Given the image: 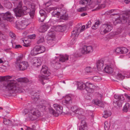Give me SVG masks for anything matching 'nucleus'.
Returning <instances> with one entry per match:
<instances>
[{"label":"nucleus","mask_w":130,"mask_h":130,"mask_svg":"<svg viewBox=\"0 0 130 130\" xmlns=\"http://www.w3.org/2000/svg\"><path fill=\"white\" fill-rule=\"evenodd\" d=\"M11 121L9 119H7L6 118H4L3 122L5 125L9 124L10 123H11Z\"/></svg>","instance_id":"nucleus-49"},{"label":"nucleus","mask_w":130,"mask_h":130,"mask_svg":"<svg viewBox=\"0 0 130 130\" xmlns=\"http://www.w3.org/2000/svg\"><path fill=\"white\" fill-rule=\"evenodd\" d=\"M111 3V2L109 0H105L104 1V3L105 6L108 5H109Z\"/></svg>","instance_id":"nucleus-57"},{"label":"nucleus","mask_w":130,"mask_h":130,"mask_svg":"<svg viewBox=\"0 0 130 130\" xmlns=\"http://www.w3.org/2000/svg\"><path fill=\"white\" fill-rule=\"evenodd\" d=\"M79 29H78V28L76 27L74 28L72 32L71 37L77 38L79 34Z\"/></svg>","instance_id":"nucleus-19"},{"label":"nucleus","mask_w":130,"mask_h":130,"mask_svg":"<svg viewBox=\"0 0 130 130\" xmlns=\"http://www.w3.org/2000/svg\"><path fill=\"white\" fill-rule=\"evenodd\" d=\"M114 97L116 99L118 100V101H116V103L114 102V105L116 107L117 106L118 107H121L122 104L123 102V101L124 99L122 95H119L117 94H115Z\"/></svg>","instance_id":"nucleus-6"},{"label":"nucleus","mask_w":130,"mask_h":130,"mask_svg":"<svg viewBox=\"0 0 130 130\" xmlns=\"http://www.w3.org/2000/svg\"><path fill=\"white\" fill-rule=\"evenodd\" d=\"M96 65H101L102 64L104 65V60L103 59H101L99 60H98L96 61Z\"/></svg>","instance_id":"nucleus-40"},{"label":"nucleus","mask_w":130,"mask_h":130,"mask_svg":"<svg viewBox=\"0 0 130 130\" xmlns=\"http://www.w3.org/2000/svg\"><path fill=\"white\" fill-rule=\"evenodd\" d=\"M37 107L38 110L41 111L43 112L45 110V107L43 104H38L37 105Z\"/></svg>","instance_id":"nucleus-27"},{"label":"nucleus","mask_w":130,"mask_h":130,"mask_svg":"<svg viewBox=\"0 0 130 130\" xmlns=\"http://www.w3.org/2000/svg\"><path fill=\"white\" fill-rule=\"evenodd\" d=\"M87 127L86 122L84 120H82L81 121V127L79 130H87Z\"/></svg>","instance_id":"nucleus-22"},{"label":"nucleus","mask_w":130,"mask_h":130,"mask_svg":"<svg viewBox=\"0 0 130 130\" xmlns=\"http://www.w3.org/2000/svg\"><path fill=\"white\" fill-rule=\"evenodd\" d=\"M74 97V95L71 94L67 95L65 96L64 100L62 101V103L64 105L69 104L72 103Z\"/></svg>","instance_id":"nucleus-9"},{"label":"nucleus","mask_w":130,"mask_h":130,"mask_svg":"<svg viewBox=\"0 0 130 130\" xmlns=\"http://www.w3.org/2000/svg\"><path fill=\"white\" fill-rule=\"evenodd\" d=\"M45 51L44 47L43 46H36L33 51H31V53H33L34 55L43 53Z\"/></svg>","instance_id":"nucleus-7"},{"label":"nucleus","mask_w":130,"mask_h":130,"mask_svg":"<svg viewBox=\"0 0 130 130\" xmlns=\"http://www.w3.org/2000/svg\"><path fill=\"white\" fill-rule=\"evenodd\" d=\"M56 31L59 32H62L64 30V27L61 25H58L56 27Z\"/></svg>","instance_id":"nucleus-32"},{"label":"nucleus","mask_w":130,"mask_h":130,"mask_svg":"<svg viewBox=\"0 0 130 130\" xmlns=\"http://www.w3.org/2000/svg\"><path fill=\"white\" fill-rule=\"evenodd\" d=\"M38 79L40 82L41 83L43 84L44 85L45 83L43 82V81L45 79V78L43 76L39 75L38 76Z\"/></svg>","instance_id":"nucleus-39"},{"label":"nucleus","mask_w":130,"mask_h":130,"mask_svg":"<svg viewBox=\"0 0 130 130\" xmlns=\"http://www.w3.org/2000/svg\"><path fill=\"white\" fill-rule=\"evenodd\" d=\"M85 90L88 93H93L96 89L97 87L93 84L88 82L86 83Z\"/></svg>","instance_id":"nucleus-8"},{"label":"nucleus","mask_w":130,"mask_h":130,"mask_svg":"<svg viewBox=\"0 0 130 130\" xmlns=\"http://www.w3.org/2000/svg\"><path fill=\"white\" fill-rule=\"evenodd\" d=\"M110 59L107 58V59H103L104 60V64L105 65H109V62Z\"/></svg>","instance_id":"nucleus-51"},{"label":"nucleus","mask_w":130,"mask_h":130,"mask_svg":"<svg viewBox=\"0 0 130 130\" xmlns=\"http://www.w3.org/2000/svg\"><path fill=\"white\" fill-rule=\"evenodd\" d=\"M17 80L19 82L23 83H27L28 81V79L26 78H19Z\"/></svg>","instance_id":"nucleus-34"},{"label":"nucleus","mask_w":130,"mask_h":130,"mask_svg":"<svg viewBox=\"0 0 130 130\" xmlns=\"http://www.w3.org/2000/svg\"><path fill=\"white\" fill-rule=\"evenodd\" d=\"M27 41L25 40L24 41V44H23L24 46L26 47H28L30 45L29 43H27Z\"/></svg>","instance_id":"nucleus-64"},{"label":"nucleus","mask_w":130,"mask_h":130,"mask_svg":"<svg viewBox=\"0 0 130 130\" xmlns=\"http://www.w3.org/2000/svg\"><path fill=\"white\" fill-rule=\"evenodd\" d=\"M33 64H36V65H39L38 63V59L37 58L35 57L33 58Z\"/></svg>","instance_id":"nucleus-52"},{"label":"nucleus","mask_w":130,"mask_h":130,"mask_svg":"<svg viewBox=\"0 0 130 130\" xmlns=\"http://www.w3.org/2000/svg\"><path fill=\"white\" fill-rule=\"evenodd\" d=\"M48 28V25H43L40 27L39 30L40 32H43L46 31Z\"/></svg>","instance_id":"nucleus-25"},{"label":"nucleus","mask_w":130,"mask_h":130,"mask_svg":"<svg viewBox=\"0 0 130 130\" xmlns=\"http://www.w3.org/2000/svg\"><path fill=\"white\" fill-rule=\"evenodd\" d=\"M112 25L110 23L103 24L100 27V31L101 34L104 35L113 29Z\"/></svg>","instance_id":"nucleus-5"},{"label":"nucleus","mask_w":130,"mask_h":130,"mask_svg":"<svg viewBox=\"0 0 130 130\" xmlns=\"http://www.w3.org/2000/svg\"><path fill=\"white\" fill-rule=\"evenodd\" d=\"M100 23L99 21H97L96 22L94 25H93L92 27V28L93 29H95L98 27L100 25Z\"/></svg>","instance_id":"nucleus-37"},{"label":"nucleus","mask_w":130,"mask_h":130,"mask_svg":"<svg viewBox=\"0 0 130 130\" xmlns=\"http://www.w3.org/2000/svg\"><path fill=\"white\" fill-rule=\"evenodd\" d=\"M32 95V98L35 101H36L38 100L39 98V94L34 91H32L31 93Z\"/></svg>","instance_id":"nucleus-21"},{"label":"nucleus","mask_w":130,"mask_h":130,"mask_svg":"<svg viewBox=\"0 0 130 130\" xmlns=\"http://www.w3.org/2000/svg\"><path fill=\"white\" fill-rule=\"evenodd\" d=\"M9 66H3L2 67L0 68V72H3L9 69Z\"/></svg>","instance_id":"nucleus-30"},{"label":"nucleus","mask_w":130,"mask_h":130,"mask_svg":"<svg viewBox=\"0 0 130 130\" xmlns=\"http://www.w3.org/2000/svg\"><path fill=\"white\" fill-rule=\"evenodd\" d=\"M93 51V48L91 46H87L85 45L82 48L81 52L83 54H85L91 52Z\"/></svg>","instance_id":"nucleus-14"},{"label":"nucleus","mask_w":130,"mask_h":130,"mask_svg":"<svg viewBox=\"0 0 130 130\" xmlns=\"http://www.w3.org/2000/svg\"><path fill=\"white\" fill-rule=\"evenodd\" d=\"M115 64V62L113 59L109 60V65H114Z\"/></svg>","instance_id":"nucleus-60"},{"label":"nucleus","mask_w":130,"mask_h":130,"mask_svg":"<svg viewBox=\"0 0 130 130\" xmlns=\"http://www.w3.org/2000/svg\"><path fill=\"white\" fill-rule=\"evenodd\" d=\"M47 36L48 43H54V38L55 37V35L54 32L51 31L49 32Z\"/></svg>","instance_id":"nucleus-18"},{"label":"nucleus","mask_w":130,"mask_h":130,"mask_svg":"<svg viewBox=\"0 0 130 130\" xmlns=\"http://www.w3.org/2000/svg\"><path fill=\"white\" fill-rule=\"evenodd\" d=\"M104 70L107 73H111L113 71V69L111 66H106L104 69Z\"/></svg>","instance_id":"nucleus-20"},{"label":"nucleus","mask_w":130,"mask_h":130,"mask_svg":"<svg viewBox=\"0 0 130 130\" xmlns=\"http://www.w3.org/2000/svg\"><path fill=\"white\" fill-rule=\"evenodd\" d=\"M3 16L2 19L3 20L10 22H11L13 20V18L11 15V13L9 12H8L5 13H3Z\"/></svg>","instance_id":"nucleus-13"},{"label":"nucleus","mask_w":130,"mask_h":130,"mask_svg":"<svg viewBox=\"0 0 130 130\" xmlns=\"http://www.w3.org/2000/svg\"><path fill=\"white\" fill-rule=\"evenodd\" d=\"M37 107L38 110L41 111L43 112L45 110V107L43 104H38L37 105Z\"/></svg>","instance_id":"nucleus-28"},{"label":"nucleus","mask_w":130,"mask_h":130,"mask_svg":"<svg viewBox=\"0 0 130 130\" xmlns=\"http://www.w3.org/2000/svg\"><path fill=\"white\" fill-rule=\"evenodd\" d=\"M86 83H84L82 82H79L78 83L77 88L80 90H85Z\"/></svg>","instance_id":"nucleus-23"},{"label":"nucleus","mask_w":130,"mask_h":130,"mask_svg":"<svg viewBox=\"0 0 130 130\" xmlns=\"http://www.w3.org/2000/svg\"><path fill=\"white\" fill-rule=\"evenodd\" d=\"M41 72V73L44 74L45 76H48L51 74L50 70L47 66H42Z\"/></svg>","instance_id":"nucleus-16"},{"label":"nucleus","mask_w":130,"mask_h":130,"mask_svg":"<svg viewBox=\"0 0 130 130\" xmlns=\"http://www.w3.org/2000/svg\"><path fill=\"white\" fill-rule=\"evenodd\" d=\"M25 20H22L19 22H17L16 24V27L17 29H24L27 26Z\"/></svg>","instance_id":"nucleus-12"},{"label":"nucleus","mask_w":130,"mask_h":130,"mask_svg":"<svg viewBox=\"0 0 130 130\" xmlns=\"http://www.w3.org/2000/svg\"><path fill=\"white\" fill-rule=\"evenodd\" d=\"M127 22L129 25H130V11H126L120 15L114 22V24L116 25V23L124 24Z\"/></svg>","instance_id":"nucleus-4"},{"label":"nucleus","mask_w":130,"mask_h":130,"mask_svg":"<svg viewBox=\"0 0 130 130\" xmlns=\"http://www.w3.org/2000/svg\"><path fill=\"white\" fill-rule=\"evenodd\" d=\"M60 14V13L58 11L57 12L54 11L52 13V15L55 17L57 15H59Z\"/></svg>","instance_id":"nucleus-58"},{"label":"nucleus","mask_w":130,"mask_h":130,"mask_svg":"<svg viewBox=\"0 0 130 130\" xmlns=\"http://www.w3.org/2000/svg\"><path fill=\"white\" fill-rule=\"evenodd\" d=\"M49 112L55 116V113H57L56 111L51 107H49Z\"/></svg>","instance_id":"nucleus-47"},{"label":"nucleus","mask_w":130,"mask_h":130,"mask_svg":"<svg viewBox=\"0 0 130 130\" xmlns=\"http://www.w3.org/2000/svg\"><path fill=\"white\" fill-rule=\"evenodd\" d=\"M5 6L6 7V8H10L12 7V5L11 3L8 2L7 3L5 4Z\"/></svg>","instance_id":"nucleus-50"},{"label":"nucleus","mask_w":130,"mask_h":130,"mask_svg":"<svg viewBox=\"0 0 130 130\" xmlns=\"http://www.w3.org/2000/svg\"><path fill=\"white\" fill-rule=\"evenodd\" d=\"M111 114V112L109 111H104V114L103 117L105 118L110 116Z\"/></svg>","instance_id":"nucleus-31"},{"label":"nucleus","mask_w":130,"mask_h":130,"mask_svg":"<svg viewBox=\"0 0 130 130\" xmlns=\"http://www.w3.org/2000/svg\"><path fill=\"white\" fill-rule=\"evenodd\" d=\"M39 13L40 14V15H47L46 13V12L43 9H41L39 11Z\"/></svg>","instance_id":"nucleus-59"},{"label":"nucleus","mask_w":130,"mask_h":130,"mask_svg":"<svg viewBox=\"0 0 130 130\" xmlns=\"http://www.w3.org/2000/svg\"><path fill=\"white\" fill-rule=\"evenodd\" d=\"M87 10V7H86L80 8L77 9V10L79 12H82L86 11Z\"/></svg>","instance_id":"nucleus-43"},{"label":"nucleus","mask_w":130,"mask_h":130,"mask_svg":"<svg viewBox=\"0 0 130 130\" xmlns=\"http://www.w3.org/2000/svg\"><path fill=\"white\" fill-rule=\"evenodd\" d=\"M40 17L39 18V21H40L41 22H43L44 20L47 17V15H40Z\"/></svg>","instance_id":"nucleus-35"},{"label":"nucleus","mask_w":130,"mask_h":130,"mask_svg":"<svg viewBox=\"0 0 130 130\" xmlns=\"http://www.w3.org/2000/svg\"><path fill=\"white\" fill-rule=\"evenodd\" d=\"M121 53L123 54H125L128 51V49L125 47H121Z\"/></svg>","instance_id":"nucleus-44"},{"label":"nucleus","mask_w":130,"mask_h":130,"mask_svg":"<svg viewBox=\"0 0 130 130\" xmlns=\"http://www.w3.org/2000/svg\"><path fill=\"white\" fill-rule=\"evenodd\" d=\"M44 41V38L43 37L41 36L40 37V39L37 41V43L38 44H39L40 43L43 42Z\"/></svg>","instance_id":"nucleus-53"},{"label":"nucleus","mask_w":130,"mask_h":130,"mask_svg":"<svg viewBox=\"0 0 130 130\" xmlns=\"http://www.w3.org/2000/svg\"><path fill=\"white\" fill-rule=\"evenodd\" d=\"M23 57L22 55H21L17 58L15 64L17 65H28L29 64L27 61H22Z\"/></svg>","instance_id":"nucleus-11"},{"label":"nucleus","mask_w":130,"mask_h":130,"mask_svg":"<svg viewBox=\"0 0 130 130\" xmlns=\"http://www.w3.org/2000/svg\"><path fill=\"white\" fill-rule=\"evenodd\" d=\"M37 107L38 110L41 111L43 112L45 110V107L43 104H38L37 105Z\"/></svg>","instance_id":"nucleus-29"},{"label":"nucleus","mask_w":130,"mask_h":130,"mask_svg":"<svg viewBox=\"0 0 130 130\" xmlns=\"http://www.w3.org/2000/svg\"><path fill=\"white\" fill-rule=\"evenodd\" d=\"M85 71L87 73H91L92 71V69L90 67H87L85 69Z\"/></svg>","instance_id":"nucleus-38"},{"label":"nucleus","mask_w":130,"mask_h":130,"mask_svg":"<svg viewBox=\"0 0 130 130\" xmlns=\"http://www.w3.org/2000/svg\"><path fill=\"white\" fill-rule=\"evenodd\" d=\"M4 63H5L7 65H8L9 63L8 61L4 60L3 58H0V64Z\"/></svg>","instance_id":"nucleus-45"},{"label":"nucleus","mask_w":130,"mask_h":130,"mask_svg":"<svg viewBox=\"0 0 130 130\" xmlns=\"http://www.w3.org/2000/svg\"><path fill=\"white\" fill-rule=\"evenodd\" d=\"M29 66H15L17 70L23 71L27 68Z\"/></svg>","instance_id":"nucleus-26"},{"label":"nucleus","mask_w":130,"mask_h":130,"mask_svg":"<svg viewBox=\"0 0 130 130\" xmlns=\"http://www.w3.org/2000/svg\"><path fill=\"white\" fill-rule=\"evenodd\" d=\"M13 76L7 75L0 76V82L4 81L6 84L4 85L6 88L10 91L11 94L16 93L18 92V87L16 85V81L14 80H10L12 79Z\"/></svg>","instance_id":"nucleus-2"},{"label":"nucleus","mask_w":130,"mask_h":130,"mask_svg":"<svg viewBox=\"0 0 130 130\" xmlns=\"http://www.w3.org/2000/svg\"><path fill=\"white\" fill-rule=\"evenodd\" d=\"M104 128L105 130H108L110 127V125L108 123V122L107 121H106L104 122Z\"/></svg>","instance_id":"nucleus-48"},{"label":"nucleus","mask_w":130,"mask_h":130,"mask_svg":"<svg viewBox=\"0 0 130 130\" xmlns=\"http://www.w3.org/2000/svg\"><path fill=\"white\" fill-rule=\"evenodd\" d=\"M105 5L104 3V4H102L101 5H99L98 7L97 8V9H100L101 8H104L105 6Z\"/></svg>","instance_id":"nucleus-56"},{"label":"nucleus","mask_w":130,"mask_h":130,"mask_svg":"<svg viewBox=\"0 0 130 130\" xmlns=\"http://www.w3.org/2000/svg\"><path fill=\"white\" fill-rule=\"evenodd\" d=\"M125 76L123 75L121 73H118L117 76V78L119 79H124Z\"/></svg>","instance_id":"nucleus-41"},{"label":"nucleus","mask_w":130,"mask_h":130,"mask_svg":"<svg viewBox=\"0 0 130 130\" xmlns=\"http://www.w3.org/2000/svg\"><path fill=\"white\" fill-rule=\"evenodd\" d=\"M84 112V110L80 108H78L77 110L75 111V113L76 114H78L79 115H83Z\"/></svg>","instance_id":"nucleus-33"},{"label":"nucleus","mask_w":130,"mask_h":130,"mask_svg":"<svg viewBox=\"0 0 130 130\" xmlns=\"http://www.w3.org/2000/svg\"><path fill=\"white\" fill-rule=\"evenodd\" d=\"M60 18L61 19L67 20L68 19V15L66 14H63L60 17Z\"/></svg>","instance_id":"nucleus-42"},{"label":"nucleus","mask_w":130,"mask_h":130,"mask_svg":"<svg viewBox=\"0 0 130 130\" xmlns=\"http://www.w3.org/2000/svg\"><path fill=\"white\" fill-rule=\"evenodd\" d=\"M101 1V0H95L94 2H92V5L95 4V5H99V4L100 3ZM94 6L95 5H94Z\"/></svg>","instance_id":"nucleus-46"},{"label":"nucleus","mask_w":130,"mask_h":130,"mask_svg":"<svg viewBox=\"0 0 130 130\" xmlns=\"http://www.w3.org/2000/svg\"><path fill=\"white\" fill-rule=\"evenodd\" d=\"M73 38L71 41L70 43L71 44H73L75 43L76 41V38L72 37Z\"/></svg>","instance_id":"nucleus-61"},{"label":"nucleus","mask_w":130,"mask_h":130,"mask_svg":"<svg viewBox=\"0 0 130 130\" xmlns=\"http://www.w3.org/2000/svg\"><path fill=\"white\" fill-rule=\"evenodd\" d=\"M93 0H81L79 1L80 4L85 5L87 4L89 5V7L92 8L94 7V6H92V2Z\"/></svg>","instance_id":"nucleus-17"},{"label":"nucleus","mask_w":130,"mask_h":130,"mask_svg":"<svg viewBox=\"0 0 130 130\" xmlns=\"http://www.w3.org/2000/svg\"><path fill=\"white\" fill-rule=\"evenodd\" d=\"M93 102L94 104L98 105L99 106L101 107H104V103L98 100H93Z\"/></svg>","instance_id":"nucleus-24"},{"label":"nucleus","mask_w":130,"mask_h":130,"mask_svg":"<svg viewBox=\"0 0 130 130\" xmlns=\"http://www.w3.org/2000/svg\"><path fill=\"white\" fill-rule=\"evenodd\" d=\"M69 56L67 55H60L59 58V62H55V61H53L52 62L53 64L57 65L58 64H61V62H66L68 59Z\"/></svg>","instance_id":"nucleus-10"},{"label":"nucleus","mask_w":130,"mask_h":130,"mask_svg":"<svg viewBox=\"0 0 130 130\" xmlns=\"http://www.w3.org/2000/svg\"><path fill=\"white\" fill-rule=\"evenodd\" d=\"M28 37L29 38L31 39H34L35 38L36 35L35 34H33L32 35H29Z\"/></svg>","instance_id":"nucleus-62"},{"label":"nucleus","mask_w":130,"mask_h":130,"mask_svg":"<svg viewBox=\"0 0 130 130\" xmlns=\"http://www.w3.org/2000/svg\"><path fill=\"white\" fill-rule=\"evenodd\" d=\"M93 79L94 81L97 82L101 80L100 77L96 76H94L93 78Z\"/></svg>","instance_id":"nucleus-55"},{"label":"nucleus","mask_w":130,"mask_h":130,"mask_svg":"<svg viewBox=\"0 0 130 130\" xmlns=\"http://www.w3.org/2000/svg\"><path fill=\"white\" fill-rule=\"evenodd\" d=\"M129 106V104L128 103H126L123 107V110L124 111L126 112L128 111Z\"/></svg>","instance_id":"nucleus-36"},{"label":"nucleus","mask_w":130,"mask_h":130,"mask_svg":"<svg viewBox=\"0 0 130 130\" xmlns=\"http://www.w3.org/2000/svg\"><path fill=\"white\" fill-rule=\"evenodd\" d=\"M22 2H20L17 7L13 10L15 16L20 17L26 13H29L31 17H33L35 14V5L32 4L29 5L28 8L26 6L22 7Z\"/></svg>","instance_id":"nucleus-1"},{"label":"nucleus","mask_w":130,"mask_h":130,"mask_svg":"<svg viewBox=\"0 0 130 130\" xmlns=\"http://www.w3.org/2000/svg\"><path fill=\"white\" fill-rule=\"evenodd\" d=\"M54 108L56 110V113L55 116L58 117L59 114H61L62 112L63 108L61 106L57 104H55L53 105Z\"/></svg>","instance_id":"nucleus-15"},{"label":"nucleus","mask_w":130,"mask_h":130,"mask_svg":"<svg viewBox=\"0 0 130 130\" xmlns=\"http://www.w3.org/2000/svg\"><path fill=\"white\" fill-rule=\"evenodd\" d=\"M115 52L116 53L121 54V47L117 48Z\"/></svg>","instance_id":"nucleus-63"},{"label":"nucleus","mask_w":130,"mask_h":130,"mask_svg":"<svg viewBox=\"0 0 130 130\" xmlns=\"http://www.w3.org/2000/svg\"><path fill=\"white\" fill-rule=\"evenodd\" d=\"M23 113L24 115L28 114V117L31 120H35L41 115L40 111L35 108L30 109H25L23 111Z\"/></svg>","instance_id":"nucleus-3"},{"label":"nucleus","mask_w":130,"mask_h":130,"mask_svg":"<svg viewBox=\"0 0 130 130\" xmlns=\"http://www.w3.org/2000/svg\"><path fill=\"white\" fill-rule=\"evenodd\" d=\"M78 108L76 106H74L71 108V110L73 112L75 113V111L77 110Z\"/></svg>","instance_id":"nucleus-54"}]
</instances>
